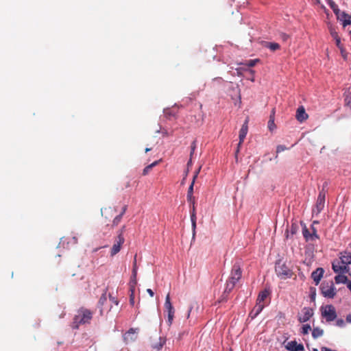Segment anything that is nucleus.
Here are the masks:
<instances>
[{
	"instance_id": "f257e3e1",
	"label": "nucleus",
	"mask_w": 351,
	"mask_h": 351,
	"mask_svg": "<svg viewBox=\"0 0 351 351\" xmlns=\"http://www.w3.org/2000/svg\"><path fill=\"white\" fill-rule=\"evenodd\" d=\"M339 260L332 262V269L336 274H344L349 271L348 265L351 264V253L343 251L339 253Z\"/></svg>"
},
{
	"instance_id": "f03ea898",
	"label": "nucleus",
	"mask_w": 351,
	"mask_h": 351,
	"mask_svg": "<svg viewBox=\"0 0 351 351\" xmlns=\"http://www.w3.org/2000/svg\"><path fill=\"white\" fill-rule=\"evenodd\" d=\"M242 276V271L239 263H236L233 265L230 276L226 282V286L223 294L226 295L230 293L234 289L237 282L241 279Z\"/></svg>"
},
{
	"instance_id": "7ed1b4c3",
	"label": "nucleus",
	"mask_w": 351,
	"mask_h": 351,
	"mask_svg": "<svg viewBox=\"0 0 351 351\" xmlns=\"http://www.w3.org/2000/svg\"><path fill=\"white\" fill-rule=\"evenodd\" d=\"M93 317V313L86 308H81L78 310L77 313L73 318L72 324L73 328H78L80 324H85L90 323Z\"/></svg>"
},
{
	"instance_id": "20e7f679",
	"label": "nucleus",
	"mask_w": 351,
	"mask_h": 351,
	"mask_svg": "<svg viewBox=\"0 0 351 351\" xmlns=\"http://www.w3.org/2000/svg\"><path fill=\"white\" fill-rule=\"evenodd\" d=\"M275 271L277 276L283 280L291 278L293 276V272L289 267L285 263H282L280 261L276 263Z\"/></svg>"
},
{
	"instance_id": "39448f33",
	"label": "nucleus",
	"mask_w": 351,
	"mask_h": 351,
	"mask_svg": "<svg viewBox=\"0 0 351 351\" xmlns=\"http://www.w3.org/2000/svg\"><path fill=\"white\" fill-rule=\"evenodd\" d=\"M320 290L322 294L328 298H333L336 295V289L332 281H324L321 286Z\"/></svg>"
},
{
	"instance_id": "423d86ee",
	"label": "nucleus",
	"mask_w": 351,
	"mask_h": 351,
	"mask_svg": "<svg viewBox=\"0 0 351 351\" xmlns=\"http://www.w3.org/2000/svg\"><path fill=\"white\" fill-rule=\"evenodd\" d=\"M123 228L124 227L120 230L117 237L115 238L114 244L110 249V254L112 257L114 256L120 252L121 247L125 242V239L123 237Z\"/></svg>"
},
{
	"instance_id": "0eeeda50",
	"label": "nucleus",
	"mask_w": 351,
	"mask_h": 351,
	"mask_svg": "<svg viewBox=\"0 0 351 351\" xmlns=\"http://www.w3.org/2000/svg\"><path fill=\"white\" fill-rule=\"evenodd\" d=\"M325 199H326V193L324 189H322L318 196L316 201L315 206L313 210V213L318 215L322 212V210L324 208L325 204Z\"/></svg>"
},
{
	"instance_id": "6e6552de",
	"label": "nucleus",
	"mask_w": 351,
	"mask_h": 351,
	"mask_svg": "<svg viewBox=\"0 0 351 351\" xmlns=\"http://www.w3.org/2000/svg\"><path fill=\"white\" fill-rule=\"evenodd\" d=\"M322 315L327 322H332L337 317L335 308L332 305H327L322 311Z\"/></svg>"
},
{
	"instance_id": "1a4fd4ad",
	"label": "nucleus",
	"mask_w": 351,
	"mask_h": 351,
	"mask_svg": "<svg viewBox=\"0 0 351 351\" xmlns=\"http://www.w3.org/2000/svg\"><path fill=\"white\" fill-rule=\"evenodd\" d=\"M313 309L309 307H304L302 309V315L298 316V321L300 323H304L310 319L313 316Z\"/></svg>"
},
{
	"instance_id": "9d476101",
	"label": "nucleus",
	"mask_w": 351,
	"mask_h": 351,
	"mask_svg": "<svg viewBox=\"0 0 351 351\" xmlns=\"http://www.w3.org/2000/svg\"><path fill=\"white\" fill-rule=\"evenodd\" d=\"M287 350L289 351H303L304 346L302 343H298L296 341H291L286 345Z\"/></svg>"
},
{
	"instance_id": "9b49d317",
	"label": "nucleus",
	"mask_w": 351,
	"mask_h": 351,
	"mask_svg": "<svg viewBox=\"0 0 351 351\" xmlns=\"http://www.w3.org/2000/svg\"><path fill=\"white\" fill-rule=\"evenodd\" d=\"M248 119H247L239 131V145H241L245 138L248 131Z\"/></svg>"
},
{
	"instance_id": "f8f14e48",
	"label": "nucleus",
	"mask_w": 351,
	"mask_h": 351,
	"mask_svg": "<svg viewBox=\"0 0 351 351\" xmlns=\"http://www.w3.org/2000/svg\"><path fill=\"white\" fill-rule=\"evenodd\" d=\"M324 273V270L322 267H319L316 269L311 274V278L313 279L314 282H315V285H318L323 276V274Z\"/></svg>"
},
{
	"instance_id": "ddd939ff",
	"label": "nucleus",
	"mask_w": 351,
	"mask_h": 351,
	"mask_svg": "<svg viewBox=\"0 0 351 351\" xmlns=\"http://www.w3.org/2000/svg\"><path fill=\"white\" fill-rule=\"evenodd\" d=\"M338 20L343 21V26L346 27L351 24V15L346 13L345 12H340L337 16Z\"/></svg>"
},
{
	"instance_id": "4468645a",
	"label": "nucleus",
	"mask_w": 351,
	"mask_h": 351,
	"mask_svg": "<svg viewBox=\"0 0 351 351\" xmlns=\"http://www.w3.org/2000/svg\"><path fill=\"white\" fill-rule=\"evenodd\" d=\"M308 114L306 113L304 106H300L296 111V119L300 122H303L308 118Z\"/></svg>"
},
{
	"instance_id": "2eb2a0df",
	"label": "nucleus",
	"mask_w": 351,
	"mask_h": 351,
	"mask_svg": "<svg viewBox=\"0 0 351 351\" xmlns=\"http://www.w3.org/2000/svg\"><path fill=\"white\" fill-rule=\"evenodd\" d=\"M107 302V294L106 291H105L100 297L98 302V307L99 309L100 315H104V306Z\"/></svg>"
},
{
	"instance_id": "dca6fc26",
	"label": "nucleus",
	"mask_w": 351,
	"mask_h": 351,
	"mask_svg": "<svg viewBox=\"0 0 351 351\" xmlns=\"http://www.w3.org/2000/svg\"><path fill=\"white\" fill-rule=\"evenodd\" d=\"M270 294L269 289H265L263 291H261L258 295L256 302L261 303L264 302V300L268 297Z\"/></svg>"
},
{
	"instance_id": "f3484780",
	"label": "nucleus",
	"mask_w": 351,
	"mask_h": 351,
	"mask_svg": "<svg viewBox=\"0 0 351 351\" xmlns=\"http://www.w3.org/2000/svg\"><path fill=\"white\" fill-rule=\"evenodd\" d=\"M265 305L263 304L259 303L256 302V306L254 307L253 310L250 313V315H252V317H254L257 316L264 308Z\"/></svg>"
},
{
	"instance_id": "a211bd4d",
	"label": "nucleus",
	"mask_w": 351,
	"mask_h": 351,
	"mask_svg": "<svg viewBox=\"0 0 351 351\" xmlns=\"http://www.w3.org/2000/svg\"><path fill=\"white\" fill-rule=\"evenodd\" d=\"M161 162V160H156L154 161V162H152V164L146 166L144 169L143 170V176H147L150 171L154 167H156V165H158L160 162Z\"/></svg>"
},
{
	"instance_id": "6ab92c4d",
	"label": "nucleus",
	"mask_w": 351,
	"mask_h": 351,
	"mask_svg": "<svg viewBox=\"0 0 351 351\" xmlns=\"http://www.w3.org/2000/svg\"><path fill=\"white\" fill-rule=\"evenodd\" d=\"M165 308L167 310V313L175 311V309L171 302L169 293L167 295L165 298Z\"/></svg>"
},
{
	"instance_id": "aec40b11",
	"label": "nucleus",
	"mask_w": 351,
	"mask_h": 351,
	"mask_svg": "<svg viewBox=\"0 0 351 351\" xmlns=\"http://www.w3.org/2000/svg\"><path fill=\"white\" fill-rule=\"evenodd\" d=\"M348 280V277L343 275V274H338V275L335 277V281L337 284H346Z\"/></svg>"
},
{
	"instance_id": "412c9836",
	"label": "nucleus",
	"mask_w": 351,
	"mask_h": 351,
	"mask_svg": "<svg viewBox=\"0 0 351 351\" xmlns=\"http://www.w3.org/2000/svg\"><path fill=\"white\" fill-rule=\"evenodd\" d=\"M323 335H324V330L319 327H315L312 330V336L314 339L320 337Z\"/></svg>"
},
{
	"instance_id": "4be33fe9",
	"label": "nucleus",
	"mask_w": 351,
	"mask_h": 351,
	"mask_svg": "<svg viewBox=\"0 0 351 351\" xmlns=\"http://www.w3.org/2000/svg\"><path fill=\"white\" fill-rule=\"evenodd\" d=\"M274 109L272 110L271 114L270 115L269 120L268 121V128L270 131H272L275 128V123H274Z\"/></svg>"
},
{
	"instance_id": "5701e85b",
	"label": "nucleus",
	"mask_w": 351,
	"mask_h": 351,
	"mask_svg": "<svg viewBox=\"0 0 351 351\" xmlns=\"http://www.w3.org/2000/svg\"><path fill=\"white\" fill-rule=\"evenodd\" d=\"M328 3L335 15L337 16L341 12L338 8V5L332 0H328Z\"/></svg>"
},
{
	"instance_id": "b1692460",
	"label": "nucleus",
	"mask_w": 351,
	"mask_h": 351,
	"mask_svg": "<svg viewBox=\"0 0 351 351\" xmlns=\"http://www.w3.org/2000/svg\"><path fill=\"white\" fill-rule=\"evenodd\" d=\"M315 223L317 224V223H319V222L317 221H314L313 223V225L311 226L312 233L310 235V239L312 241H313L315 239H319V236L317 234V230H316V228L313 226Z\"/></svg>"
},
{
	"instance_id": "393cba45",
	"label": "nucleus",
	"mask_w": 351,
	"mask_h": 351,
	"mask_svg": "<svg viewBox=\"0 0 351 351\" xmlns=\"http://www.w3.org/2000/svg\"><path fill=\"white\" fill-rule=\"evenodd\" d=\"M265 47L274 51L280 49V45L276 43H267Z\"/></svg>"
},
{
	"instance_id": "a878e982",
	"label": "nucleus",
	"mask_w": 351,
	"mask_h": 351,
	"mask_svg": "<svg viewBox=\"0 0 351 351\" xmlns=\"http://www.w3.org/2000/svg\"><path fill=\"white\" fill-rule=\"evenodd\" d=\"M125 210H126V207L125 206L123 208V210H122L121 213L114 217V219L113 220V226H117L120 222V221L122 218V216L125 213Z\"/></svg>"
},
{
	"instance_id": "bb28decb",
	"label": "nucleus",
	"mask_w": 351,
	"mask_h": 351,
	"mask_svg": "<svg viewBox=\"0 0 351 351\" xmlns=\"http://www.w3.org/2000/svg\"><path fill=\"white\" fill-rule=\"evenodd\" d=\"M137 284V280H136V275H132V276L130 278V289H134L135 290V287Z\"/></svg>"
},
{
	"instance_id": "cd10ccee",
	"label": "nucleus",
	"mask_w": 351,
	"mask_h": 351,
	"mask_svg": "<svg viewBox=\"0 0 351 351\" xmlns=\"http://www.w3.org/2000/svg\"><path fill=\"white\" fill-rule=\"evenodd\" d=\"M260 61L259 59H254V60H249L245 61V62L242 63V64L245 65L250 68L253 67L256 65L257 62Z\"/></svg>"
},
{
	"instance_id": "c85d7f7f",
	"label": "nucleus",
	"mask_w": 351,
	"mask_h": 351,
	"mask_svg": "<svg viewBox=\"0 0 351 351\" xmlns=\"http://www.w3.org/2000/svg\"><path fill=\"white\" fill-rule=\"evenodd\" d=\"M197 147V140L195 139L191 144V152H190V157L193 158L195 150Z\"/></svg>"
},
{
	"instance_id": "c756f323",
	"label": "nucleus",
	"mask_w": 351,
	"mask_h": 351,
	"mask_svg": "<svg viewBox=\"0 0 351 351\" xmlns=\"http://www.w3.org/2000/svg\"><path fill=\"white\" fill-rule=\"evenodd\" d=\"M302 234L306 241L311 240L310 235L311 234L309 232V230H308V228L306 226H304L302 229Z\"/></svg>"
},
{
	"instance_id": "7c9ffc66",
	"label": "nucleus",
	"mask_w": 351,
	"mask_h": 351,
	"mask_svg": "<svg viewBox=\"0 0 351 351\" xmlns=\"http://www.w3.org/2000/svg\"><path fill=\"white\" fill-rule=\"evenodd\" d=\"M310 330H311V326L309 324H304V325H303V326L302 328L301 332L303 335H307L309 332Z\"/></svg>"
},
{
	"instance_id": "2f4dec72",
	"label": "nucleus",
	"mask_w": 351,
	"mask_h": 351,
	"mask_svg": "<svg viewBox=\"0 0 351 351\" xmlns=\"http://www.w3.org/2000/svg\"><path fill=\"white\" fill-rule=\"evenodd\" d=\"M174 314H175V311L168 312L167 322H168L169 326H171L172 322H173V317H174Z\"/></svg>"
},
{
	"instance_id": "473e14b6",
	"label": "nucleus",
	"mask_w": 351,
	"mask_h": 351,
	"mask_svg": "<svg viewBox=\"0 0 351 351\" xmlns=\"http://www.w3.org/2000/svg\"><path fill=\"white\" fill-rule=\"evenodd\" d=\"M186 199L190 204H193V207L195 206V197L193 195H187Z\"/></svg>"
},
{
	"instance_id": "72a5a7b5",
	"label": "nucleus",
	"mask_w": 351,
	"mask_h": 351,
	"mask_svg": "<svg viewBox=\"0 0 351 351\" xmlns=\"http://www.w3.org/2000/svg\"><path fill=\"white\" fill-rule=\"evenodd\" d=\"M130 291L131 292L130 295V302L131 305L134 304V289H130Z\"/></svg>"
},
{
	"instance_id": "f704fd0d",
	"label": "nucleus",
	"mask_w": 351,
	"mask_h": 351,
	"mask_svg": "<svg viewBox=\"0 0 351 351\" xmlns=\"http://www.w3.org/2000/svg\"><path fill=\"white\" fill-rule=\"evenodd\" d=\"M191 223L193 221L196 222V215H195V206L193 207L192 211L191 213Z\"/></svg>"
},
{
	"instance_id": "c9c22d12",
	"label": "nucleus",
	"mask_w": 351,
	"mask_h": 351,
	"mask_svg": "<svg viewBox=\"0 0 351 351\" xmlns=\"http://www.w3.org/2000/svg\"><path fill=\"white\" fill-rule=\"evenodd\" d=\"M345 105L351 108V96L347 95L345 98Z\"/></svg>"
},
{
	"instance_id": "e433bc0d",
	"label": "nucleus",
	"mask_w": 351,
	"mask_h": 351,
	"mask_svg": "<svg viewBox=\"0 0 351 351\" xmlns=\"http://www.w3.org/2000/svg\"><path fill=\"white\" fill-rule=\"evenodd\" d=\"M194 184H195V182L194 180H192L189 187V189H188V191H187V195H193V186H194Z\"/></svg>"
},
{
	"instance_id": "4c0bfd02",
	"label": "nucleus",
	"mask_w": 351,
	"mask_h": 351,
	"mask_svg": "<svg viewBox=\"0 0 351 351\" xmlns=\"http://www.w3.org/2000/svg\"><path fill=\"white\" fill-rule=\"evenodd\" d=\"M335 43L336 45L338 48H340L341 47H343L342 44L341 43V39L338 34H335Z\"/></svg>"
},
{
	"instance_id": "58836bf2",
	"label": "nucleus",
	"mask_w": 351,
	"mask_h": 351,
	"mask_svg": "<svg viewBox=\"0 0 351 351\" xmlns=\"http://www.w3.org/2000/svg\"><path fill=\"white\" fill-rule=\"evenodd\" d=\"M161 133L164 137H167L173 135V132H169L166 129H161Z\"/></svg>"
},
{
	"instance_id": "ea45409f",
	"label": "nucleus",
	"mask_w": 351,
	"mask_h": 351,
	"mask_svg": "<svg viewBox=\"0 0 351 351\" xmlns=\"http://www.w3.org/2000/svg\"><path fill=\"white\" fill-rule=\"evenodd\" d=\"M339 49V50L341 51V54L342 57L343 58V59L346 60L347 59V53H346V49L343 47V46L341 47Z\"/></svg>"
},
{
	"instance_id": "a19ab883",
	"label": "nucleus",
	"mask_w": 351,
	"mask_h": 351,
	"mask_svg": "<svg viewBox=\"0 0 351 351\" xmlns=\"http://www.w3.org/2000/svg\"><path fill=\"white\" fill-rule=\"evenodd\" d=\"M165 343V341L164 339H160V343H159V345H154V346H153V348L155 349H157V350H160L162 348V347L163 346Z\"/></svg>"
},
{
	"instance_id": "79ce46f5",
	"label": "nucleus",
	"mask_w": 351,
	"mask_h": 351,
	"mask_svg": "<svg viewBox=\"0 0 351 351\" xmlns=\"http://www.w3.org/2000/svg\"><path fill=\"white\" fill-rule=\"evenodd\" d=\"M286 149H287V147L285 145H280L277 146L276 152H277V154H278V153L283 152Z\"/></svg>"
},
{
	"instance_id": "37998d69",
	"label": "nucleus",
	"mask_w": 351,
	"mask_h": 351,
	"mask_svg": "<svg viewBox=\"0 0 351 351\" xmlns=\"http://www.w3.org/2000/svg\"><path fill=\"white\" fill-rule=\"evenodd\" d=\"M136 256L134 257V265L132 269V275H137V267H136Z\"/></svg>"
},
{
	"instance_id": "c03bdc74",
	"label": "nucleus",
	"mask_w": 351,
	"mask_h": 351,
	"mask_svg": "<svg viewBox=\"0 0 351 351\" xmlns=\"http://www.w3.org/2000/svg\"><path fill=\"white\" fill-rule=\"evenodd\" d=\"M336 325L339 327H343L345 325V322H344L343 319H339L336 322Z\"/></svg>"
},
{
	"instance_id": "a18cd8bd",
	"label": "nucleus",
	"mask_w": 351,
	"mask_h": 351,
	"mask_svg": "<svg viewBox=\"0 0 351 351\" xmlns=\"http://www.w3.org/2000/svg\"><path fill=\"white\" fill-rule=\"evenodd\" d=\"M110 300L115 305L119 304V301L117 298L112 297L110 294L109 295Z\"/></svg>"
},
{
	"instance_id": "49530a36",
	"label": "nucleus",
	"mask_w": 351,
	"mask_h": 351,
	"mask_svg": "<svg viewBox=\"0 0 351 351\" xmlns=\"http://www.w3.org/2000/svg\"><path fill=\"white\" fill-rule=\"evenodd\" d=\"M200 169H201V167H199V169L194 173V176L193 177V180H194V182H195V180L197 179V178L198 176V173L200 171Z\"/></svg>"
},
{
	"instance_id": "de8ad7c7",
	"label": "nucleus",
	"mask_w": 351,
	"mask_h": 351,
	"mask_svg": "<svg viewBox=\"0 0 351 351\" xmlns=\"http://www.w3.org/2000/svg\"><path fill=\"white\" fill-rule=\"evenodd\" d=\"M188 173H189V169H187L186 171L185 175H184V178H183V179H182V180L181 182V184H184L185 183V180H186V176H188Z\"/></svg>"
},
{
	"instance_id": "09e8293b",
	"label": "nucleus",
	"mask_w": 351,
	"mask_h": 351,
	"mask_svg": "<svg viewBox=\"0 0 351 351\" xmlns=\"http://www.w3.org/2000/svg\"><path fill=\"white\" fill-rule=\"evenodd\" d=\"M297 231V227L294 226L293 225L291 228V232L292 234H295Z\"/></svg>"
},
{
	"instance_id": "8fccbe9b",
	"label": "nucleus",
	"mask_w": 351,
	"mask_h": 351,
	"mask_svg": "<svg viewBox=\"0 0 351 351\" xmlns=\"http://www.w3.org/2000/svg\"><path fill=\"white\" fill-rule=\"evenodd\" d=\"M147 292L148 293V294H149L151 297H153V296H154V291H153L151 289H147Z\"/></svg>"
},
{
	"instance_id": "3c124183",
	"label": "nucleus",
	"mask_w": 351,
	"mask_h": 351,
	"mask_svg": "<svg viewBox=\"0 0 351 351\" xmlns=\"http://www.w3.org/2000/svg\"><path fill=\"white\" fill-rule=\"evenodd\" d=\"M241 145H239V143H238V145H237V149L236 150V152H235V158H237V154L239 152V149H240V147H241Z\"/></svg>"
},
{
	"instance_id": "603ef678",
	"label": "nucleus",
	"mask_w": 351,
	"mask_h": 351,
	"mask_svg": "<svg viewBox=\"0 0 351 351\" xmlns=\"http://www.w3.org/2000/svg\"><path fill=\"white\" fill-rule=\"evenodd\" d=\"M71 243H77V237H73L71 238V241H70Z\"/></svg>"
},
{
	"instance_id": "864d4df0",
	"label": "nucleus",
	"mask_w": 351,
	"mask_h": 351,
	"mask_svg": "<svg viewBox=\"0 0 351 351\" xmlns=\"http://www.w3.org/2000/svg\"><path fill=\"white\" fill-rule=\"evenodd\" d=\"M192 165V158L190 157L189 162H187L188 169Z\"/></svg>"
},
{
	"instance_id": "5fc2aeb1",
	"label": "nucleus",
	"mask_w": 351,
	"mask_h": 351,
	"mask_svg": "<svg viewBox=\"0 0 351 351\" xmlns=\"http://www.w3.org/2000/svg\"><path fill=\"white\" fill-rule=\"evenodd\" d=\"M321 350H322V351H332V350H330V349H329V348H326V347H322V348H321Z\"/></svg>"
},
{
	"instance_id": "6e6d98bb",
	"label": "nucleus",
	"mask_w": 351,
	"mask_h": 351,
	"mask_svg": "<svg viewBox=\"0 0 351 351\" xmlns=\"http://www.w3.org/2000/svg\"><path fill=\"white\" fill-rule=\"evenodd\" d=\"M346 321H347L348 322L351 323V315H350V314L347 315V317H346Z\"/></svg>"
},
{
	"instance_id": "4d7b16f0",
	"label": "nucleus",
	"mask_w": 351,
	"mask_h": 351,
	"mask_svg": "<svg viewBox=\"0 0 351 351\" xmlns=\"http://www.w3.org/2000/svg\"><path fill=\"white\" fill-rule=\"evenodd\" d=\"M192 227L193 229V232H195V228H196V222L193 221L192 222Z\"/></svg>"
},
{
	"instance_id": "13d9d810",
	"label": "nucleus",
	"mask_w": 351,
	"mask_h": 351,
	"mask_svg": "<svg viewBox=\"0 0 351 351\" xmlns=\"http://www.w3.org/2000/svg\"><path fill=\"white\" fill-rule=\"evenodd\" d=\"M335 34H337L336 32H331V35L335 39Z\"/></svg>"
},
{
	"instance_id": "bf43d9fd",
	"label": "nucleus",
	"mask_w": 351,
	"mask_h": 351,
	"mask_svg": "<svg viewBox=\"0 0 351 351\" xmlns=\"http://www.w3.org/2000/svg\"><path fill=\"white\" fill-rule=\"evenodd\" d=\"M130 333H132V334H134V331L133 328H130V329L128 330V334H130Z\"/></svg>"
},
{
	"instance_id": "052dcab7",
	"label": "nucleus",
	"mask_w": 351,
	"mask_h": 351,
	"mask_svg": "<svg viewBox=\"0 0 351 351\" xmlns=\"http://www.w3.org/2000/svg\"><path fill=\"white\" fill-rule=\"evenodd\" d=\"M348 288L349 289V290L351 291V281H350L348 284Z\"/></svg>"
},
{
	"instance_id": "680f3d73",
	"label": "nucleus",
	"mask_w": 351,
	"mask_h": 351,
	"mask_svg": "<svg viewBox=\"0 0 351 351\" xmlns=\"http://www.w3.org/2000/svg\"><path fill=\"white\" fill-rule=\"evenodd\" d=\"M151 150V148H146L145 149V152H148Z\"/></svg>"
},
{
	"instance_id": "e2e57ef3",
	"label": "nucleus",
	"mask_w": 351,
	"mask_h": 351,
	"mask_svg": "<svg viewBox=\"0 0 351 351\" xmlns=\"http://www.w3.org/2000/svg\"><path fill=\"white\" fill-rule=\"evenodd\" d=\"M100 248H101V247H99V249H100ZM99 250V248H95V249H94V250H93V252H97V250Z\"/></svg>"
},
{
	"instance_id": "0e129e2a",
	"label": "nucleus",
	"mask_w": 351,
	"mask_h": 351,
	"mask_svg": "<svg viewBox=\"0 0 351 351\" xmlns=\"http://www.w3.org/2000/svg\"><path fill=\"white\" fill-rule=\"evenodd\" d=\"M312 351H318L317 348H313Z\"/></svg>"
},
{
	"instance_id": "69168bd1",
	"label": "nucleus",
	"mask_w": 351,
	"mask_h": 351,
	"mask_svg": "<svg viewBox=\"0 0 351 351\" xmlns=\"http://www.w3.org/2000/svg\"><path fill=\"white\" fill-rule=\"evenodd\" d=\"M315 1L319 3V0H315Z\"/></svg>"
}]
</instances>
